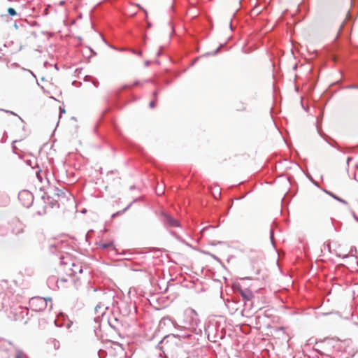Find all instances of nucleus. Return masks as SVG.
I'll return each instance as SVG.
<instances>
[{
    "label": "nucleus",
    "instance_id": "423d86ee",
    "mask_svg": "<svg viewBox=\"0 0 358 358\" xmlns=\"http://www.w3.org/2000/svg\"><path fill=\"white\" fill-rule=\"evenodd\" d=\"M261 269L259 268H256V272L255 273V275L253 277L254 279L259 280H265L267 278V274L263 273L262 275H260Z\"/></svg>",
    "mask_w": 358,
    "mask_h": 358
},
{
    "label": "nucleus",
    "instance_id": "2eb2a0df",
    "mask_svg": "<svg viewBox=\"0 0 358 358\" xmlns=\"http://www.w3.org/2000/svg\"><path fill=\"white\" fill-rule=\"evenodd\" d=\"M64 3H65V1H60L59 2V5H63Z\"/></svg>",
    "mask_w": 358,
    "mask_h": 358
},
{
    "label": "nucleus",
    "instance_id": "20e7f679",
    "mask_svg": "<svg viewBox=\"0 0 358 358\" xmlns=\"http://www.w3.org/2000/svg\"><path fill=\"white\" fill-rule=\"evenodd\" d=\"M238 292L245 301H250L254 298L253 292L248 289H238Z\"/></svg>",
    "mask_w": 358,
    "mask_h": 358
},
{
    "label": "nucleus",
    "instance_id": "39448f33",
    "mask_svg": "<svg viewBox=\"0 0 358 358\" xmlns=\"http://www.w3.org/2000/svg\"><path fill=\"white\" fill-rule=\"evenodd\" d=\"M164 219H165L164 220L165 222L169 226H171V227H178L179 226L178 220H175L174 218H173L172 217H171L169 215H166L164 216Z\"/></svg>",
    "mask_w": 358,
    "mask_h": 358
},
{
    "label": "nucleus",
    "instance_id": "f3484780",
    "mask_svg": "<svg viewBox=\"0 0 358 358\" xmlns=\"http://www.w3.org/2000/svg\"><path fill=\"white\" fill-rule=\"evenodd\" d=\"M144 10L145 15H147V11L145 10Z\"/></svg>",
    "mask_w": 358,
    "mask_h": 358
},
{
    "label": "nucleus",
    "instance_id": "f03ea898",
    "mask_svg": "<svg viewBox=\"0 0 358 358\" xmlns=\"http://www.w3.org/2000/svg\"><path fill=\"white\" fill-rule=\"evenodd\" d=\"M9 228L11 234L15 236H18L24 232V225L19 219L12 220L9 223Z\"/></svg>",
    "mask_w": 358,
    "mask_h": 358
},
{
    "label": "nucleus",
    "instance_id": "7ed1b4c3",
    "mask_svg": "<svg viewBox=\"0 0 358 358\" xmlns=\"http://www.w3.org/2000/svg\"><path fill=\"white\" fill-rule=\"evenodd\" d=\"M334 0H323L320 4V13L322 15H326L334 6Z\"/></svg>",
    "mask_w": 358,
    "mask_h": 358
},
{
    "label": "nucleus",
    "instance_id": "ddd939ff",
    "mask_svg": "<svg viewBox=\"0 0 358 358\" xmlns=\"http://www.w3.org/2000/svg\"><path fill=\"white\" fill-rule=\"evenodd\" d=\"M150 106L151 108H154L155 107V102L154 101H151L150 103Z\"/></svg>",
    "mask_w": 358,
    "mask_h": 358
},
{
    "label": "nucleus",
    "instance_id": "9d476101",
    "mask_svg": "<svg viewBox=\"0 0 358 358\" xmlns=\"http://www.w3.org/2000/svg\"><path fill=\"white\" fill-rule=\"evenodd\" d=\"M236 108L238 110H243L245 108L243 104L241 103H238L236 106Z\"/></svg>",
    "mask_w": 358,
    "mask_h": 358
},
{
    "label": "nucleus",
    "instance_id": "4468645a",
    "mask_svg": "<svg viewBox=\"0 0 358 358\" xmlns=\"http://www.w3.org/2000/svg\"><path fill=\"white\" fill-rule=\"evenodd\" d=\"M62 113H65V110L60 108V115H59V116L61 115Z\"/></svg>",
    "mask_w": 358,
    "mask_h": 358
},
{
    "label": "nucleus",
    "instance_id": "f257e3e1",
    "mask_svg": "<svg viewBox=\"0 0 358 358\" xmlns=\"http://www.w3.org/2000/svg\"><path fill=\"white\" fill-rule=\"evenodd\" d=\"M83 266L80 262H73L71 267H65L64 271L68 278H62L58 280L57 286L61 288H68L71 285L76 287L79 281V278L77 275L83 273Z\"/></svg>",
    "mask_w": 358,
    "mask_h": 358
},
{
    "label": "nucleus",
    "instance_id": "6e6552de",
    "mask_svg": "<svg viewBox=\"0 0 358 358\" xmlns=\"http://www.w3.org/2000/svg\"><path fill=\"white\" fill-rule=\"evenodd\" d=\"M99 246H100V248H101L103 249L108 248L113 246V243L112 242H110L108 243H99Z\"/></svg>",
    "mask_w": 358,
    "mask_h": 358
},
{
    "label": "nucleus",
    "instance_id": "dca6fc26",
    "mask_svg": "<svg viewBox=\"0 0 358 358\" xmlns=\"http://www.w3.org/2000/svg\"><path fill=\"white\" fill-rule=\"evenodd\" d=\"M163 192L161 191V192H157V194H162Z\"/></svg>",
    "mask_w": 358,
    "mask_h": 358
},
{
    "label": "nucleus",
    "instance_id": "1a4fd4ad",
    "mask_svg": "<svg viewBox=\"0 0 358 358\" xmlns=\"http://www.w3.org/2000/svg\"><path fill=\"white\" fill-rule=\"evenodd\" d=\"M8 13L11 16H15L17 15L15 10L13 8H9L8 9Z\"/></svg>",
    "mask_w": 358,
    "mask_h": 358
},
{
    "label": "nucleus",
    "instance_id": "f8f14e48",
    "mask_svg": "<svg viewBox=\"0 0 358 358\" xmlns=\"http://www.w3.org/2000/svg\"><path fill=\"white\" fill-rule=\"evenodd\" d=\"M335 199H336L338 201H341V202H342V203H343L345 204H347V202L345 201H344V200H343V199H341L340 198H338V197L335 196Z\"/></svg>",
    "mask_w": 358,
    "mask_h": 358
},
{
    "label": "nucleus",
    "instance_id": "9b49d317",
    "mask_svg": "<svg viewBox=\"0 0 358 358\" xmlns=\"http://www.w3.org/2000/svg\"><path fill=\"white\" fill-rule=\"evenodd\" d=\"M24 196H29L31 197V195L29 194V193L27 192H21L19 195V197H20V199H21Z\"/></svg>",
    "mask_w": 358,
    "mask_h": 358
},
{
    "label": "nucleus",
    "instance_id": "0eeeda50",
    "mask_svg": "<svg viewBox=\"0 0 358 358\" xmlns=\"http://www.w3.org/2000/svg\"><path fill=\"white\" fill-rule=\"evenodd\" d=\"M36 303H39V304H44L45 306H46V301L43 299V298H34L31 299V304L32 305H34V304H36Z\"/></svg>",
    "mask_w": 358,
    "mask_h": 358
}]
</instances>
